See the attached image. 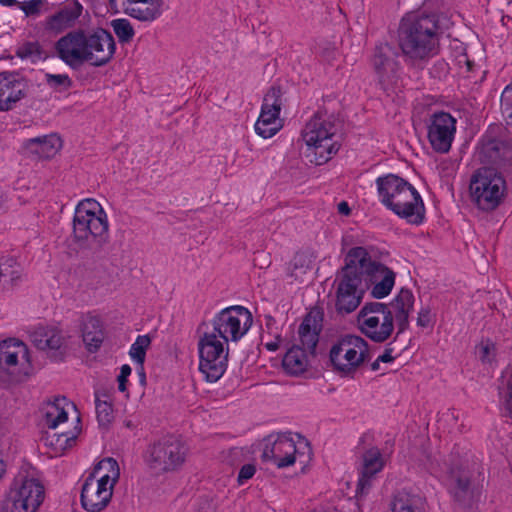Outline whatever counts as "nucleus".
I'll use <instances>...</instances> for the list:
<instances>
[{"label": "nucleus", "instance_id": "obj_31", "mask_svg": "<svg viewBox=\"0 0 512 512\" xmlns=\"http://www.w3.org/2000/svg\"><path fill=\"white\" fill-rule=\"evenodd\" d=\"M23 271L20 265L11 257L0 259V291L8 292L20 284Z\"/></svg>", "mask_w": 512, "mask_h": 512}, {"label": "nucleus", "instance_id": "obj_32", "mask_svg": "<svg viewBox=\"0 0 512 512\" xmlns=\"http://www.w3.org/2000/svg\"><path fill=\"white\" fill-rule=\"evenodd\" d=\"M87 477L114 488L120 478V468L115 459L107 457L99 461Z\"/></svg>", "mask_w": 512, "mask_h": 512}, {"label": "nucleus", "instance_id": "obj_57", "mask_svg": "<svg viewBox=\"0 0 512 512\" xmlns=\"http://www.w3.org/2000/svg\"><path fill=\"white\" fill-rule=\"evenodd\" d=\"M15 3H16L15 0H0V4H2L4 6H11Z\"/></svg>", "mask_w": 512, "mask_h": 512}, {"label": "nucleus", "instance_id": "obj_40", "mask_svg": "<svg viewBox=\"0 0 512 512\" xmlns=\"http://www.w3.org/2000/svg\"><path fill=\"white\" fill-rule=\"evenodd\" d=\"M16 55L21 59H28L32 62H36L43 58V50L39 42L27 41L18 46Z\"/></svg>", "mask_w": 512, "mask_h": 512}, {"label": "nucleus", "instance_id": "obj_34", "mask_svg": "<svg viewBox=\"0 0 512 512\" xmlns=\"http://www.w3.org/2000/svg\"><path fill=\"white\" fill-rule=\"evenodd\" d=\"M311 355L310 352L295 344L286 352L282 362L283 368L291 375H300L307 370Z\"/></svg>", "mask_w": 512, "mask_h": 512}, {"label": "nucleus", "instance_id": "obj_49", "mask_svg": "<svg viewBox=\"0 0 512 512\" xmlns=\"http://www.w3.org/2000/svg\"><path fill=\"white\" fill-rule=\"evenodd\" d=\"M393 350L385 349L382 354H380L376 360L371 364L372 370L376 371L380 368V363H391L394 360Z\"/></svg>", "mask_w": 512, "mask_h": 512}, {"label": "nucleus", "instance_id": "obj_21", "mask_svg": "<svg viewBox=\"0 0 512 512\" xmlns=\"http://www.w3.org/2000/svg\"><path fill=\"white\" fill-rule=\"evenodd\" d=\"M456 119L449 113H434L428 124V140L432 148L440 153L450 150L455 133Z\"/></svg>", "mask_w": 512, "mask_h": 512}, {"label": "nucleus", "instance_id": "obj_8", "mask_svg": "<svg viewBox=\"0 0 512 512\" xmlns=\"http://www.w3.org/2000/svg\"><path fill=\"white\" fill-rule=\"evenodd\" d=\"M364 257V247H355L346 255V263L338 275L336 290V310L342 314H348L358 308L361 303L365 285L356 264H360Z\"/></svg>", "mask_w": 512, "mask_h": 512}, {"label": "nucleus", "instance_id": "obj_19", "mask_svg": "<svg viewBox=\"0 0 512 512\" xmlns=\"http://www.w3.org/2000/svg\"><path fill=\"white\" fill-rule=\"evenodd\" d=\"M371 61L378 84L383 90H390L397 82L399 64L396 50L387 43L380 44L375 48Z\"/></svg>", "mask_w": 512, "mask_h": 512}, {"label": "nucleus", "instance_id": "obj_18", "mask_svg": "<svg viewBox=\"0 0 512 512\" xmlns=\"http://www.w3.org/2000/svg\"><path fill=\"white\" fill-rule=\"evenodd\" d=\"M286 102L285 91L271 87L265 94L261 113L255 123V132L264 139L271 138L282 128L280 111Z\"/></svg>", "mask_w": 512, "mask_h": 512}, {"label": "nucleus", "instance_id": "obj_33", "mask_svg": "<svg viewBox=\"0 0 512 512\" xmlns=\"http://www.w3.org/2000/svg\"><path fill=\"white\" fill-rule=\"evenodd\" d=\"M25 147L40 158L48 159L54 157L60 151L62 141L59 136L52 134L29 139L26 141Z\"/></svg>", "mask_w": 512, "mask_h": 512}, {"label": "nucleus", "instance_id": "obj_30", "mask_svg": "<svg viewBox=\"0 0 512 512\" xmlns=\"http://www.w3.org/2000/svg\"><path fill=\"white\" fill-rule=\"evenodd\" d=\"M83 342L89 351H96L103 342L104 334L98 316L87 314L81 320Z\"/></svg>", "mask_w": 512, "mask_h": 512}, {"label": "nucleus", "instance_id": "obj_5", "mask_svg": "<svg viewBox=\"0 0 512 512\" xmlns=\"http://www.w3.org/2000/svg\"><path fill=\"white\" fill-rule=\"evenodd\" d=\"M336 130L334 116L327 112L315 114L306 123L302 139L306 145V157L311 163L325 164L339 151Z\"/></svg>", "mask_w": 512, "mask_h": 512}, {"label": "nucleus", "instance_id": "obj_42", "mask_svg": "<svg viewBox=\"0 0 512 512\" xmlns=\"http://www.w3.org/2000/svg\"><path fill=\"white\" fill-rule=\"evenodd\" d=\"M476 354L482 364L491 367L496 364L497 348L492 341H482L476 347Z\"/></svg>", "mask_w": 512, "mask_h": 512}, {"label": "nucleus", "instance_id": "obj_14", "mask_svg": "<svg viewBox=\"0 0 512 512\" xmlns=\"http://www.w3.org/2000/svg\"><path fill=\"white\" fill-rule=\"evenodd\" d=\"M357 327L362 334L376 343L388 340L394 329V321L386 304L366 303L358 313Z\"/></svg>", "mask_w": 512, "mask_h": 512}, {"label": "nucleus", "instance_id": "obj_23", "mask_svg": "<svg viewBox=\"0 0 512 512\" xmlns=\"http://www.w3.org/2000/svg\"><path fill=\"white\" fill-rule=\"evenodd\" d=\"M113 488L86 477L81 490V504L88 512H100L110 502Z\"/></svg>", "mask_w": 512, "mask_h": 512}, {"label": "nucleus", "instance_id": "obj_56", "mask_svg": "<svg viewBox=\"0 0 512 512\" xmlns=\"http://www.w3.org/2000/svg\"><path fill=\"white\" fill-rule=\"evenodd\" d=\"M6 471L5 464L2 459H0V479L3 477L4 473Z\"/></svg>", "mask_w": 512, "mask_h": 512}, {"label": "nucleus", "instance_id": "obj_53", "mask_svg": "<svg viewBox=\"0 0 512 512\" xmlns=\"http://www.w3.org/2000/svg\"><path fill=\"white\" fill-rule=\"evenodd\" d=\"M131 367L127 364L123 365L120 370V378H128L131 374Z\"/></svg>", "mask_w": 512, "mask_h": 512}, {"label": "nucleus", "instance_id": "obj_26", "mask_svg": "<svg viewBox=\"0 0 512 512\" xmlns=\"http://www.w3.org/2000/svg\"><path fill=\"white\" fill-rule=\"evenodd\" d=\"M414 306V296L408 289H401L396 297L386 305L392 319L396 321L398 333H402L409 326V314Z\"/></svg>", "mask_w": 512, "mask_h": 512}, {"label": "nucleus", "instance_id": "obj_47", "mask_svg": "<svg viewBox=\"0 0 512 512\" xmlns=\"http://www.w3.org/2000/svg\"><path fill=\"white\" fill-rule=\"evenodd\" d=\"M44 2H45V0H29V1H24L22 3H19V5H20V9L27 16H34V15H38L40 13V8Z\"/></svg>", "mask_w": 512, "mask_h": 512}, {"label": "nucleus", "instance_id": "obj_44", "mask_svg": "<svg viewBox=\"0 0 512 512\" xmlns=\"http://www.w3.org/2000/svg\"><path fill=\"white\" fill-rule=\"evenodd\" d=\"M311 266V260L305 253H297L290 263L291 276L299 278L305 274Z\"/></svg>", "mask_w": 512, "mask_h": 512}, {"label": "nucleus", "instance_id": "obj_36", "mask_svg": "<svg viewBox=\"0 0 512 512\" xmlns=\"http://www.w3.org/2000/svg\"><path fill=\"white\" fill-rule=\"evenodd\" d=\"M425 500L418 494L399 491L392 501V512H424Z\"/></svg>", "mask_w": 512, "mask_h": 512}, {"label": "nucleus", "instance_id": "obj_13", "mask_svg": "<svg viewBox=\"0 0 512 512\" xmlns=\"http://www.w3.org/2000/svg\"><path fill=\"white\" fill-rule=\"evenodd\" d=\"M31 371L28 347L19 340L0 342V381L19 382Z\"/></svg>", "mask_w": 512, "mask_h": 512}, {"label": "nucleus", "instance_id": "obj_46", "mask_svg": "<svg viewBox=\"0 0 512 512\" xmlns=\"http://www.w3.org/2000/svg\"><path fill=\"white\" fill-rule=\"evenodd\" d=\"M501 111L507 123L512 125V83L501 94Z\"/></svg>", "mask_w": 512, "mask_h": 512}, {"label": "nucleus", "instance_id": "obj_20", "mask_svg": "<svg viewBox=\"0 0 512 512\" xmlns=\"http://www.w3.org/2000/svg\"><path fill=\"white\" fill-rule=\"evenodd\" d=\"M115 53V41L106 30L98 28L85 32L86 63L100 67L107 64Z\"/></svg>", "mask_w": 512, "mask_h": 512}, {"label": "nucleus", "instance_id": "obj_1", "mask_svg": "<svg viewBox=\"0 0 512 512\" xmlns=\"http://www.w3.org/2000/svg\"><path fill=\"white\" fill-rule=\"evenodd\" d=\"M444 28L434 13L418 11L407 14L401 21L398 39L405 60L415 65L436 55Z\"/></svg>", "mask_w": 512, "mask_h": 512}, {"label": "nucleus", "instance_id": "obj_52", "mask_svg": "<svg viewBox=\"0 0 512 512\" xmlns=\"http://www.w3.org/2000/svg\"><path fill=\"white\" fill-rule=\"evenodd\" d=\"M338 212L343 215H349L350 214V208L347 202L342 201L338 204Z\"/></svg>", "mask_w": 512, "mask_h": 512}, {"label": "nucleus", "instance_id": "obj_28", "mask_svg": "<svg viewBox=\"0 0 512 512\" xmlns=\"http://www.w3.org/2000/svg\"><path fill=\"white\" fill-rule=\"evenodd\" d=\"M82 13V5L79 2H73L65 5L56 14L48 17L44 27L46 30L60 33L71 28Z\"/></svg>", "mask_w": 512, "mask_h": 512}, {"label": "nucleus", "instance_id": "obj_16", "mask_svg": "<svg viewBox=\"0 0 512 512\" xmlns=\"http://www.w3.org/2000/svg\"><path fill=\"white\" fill-rule=\"evenodd\" d=\"M253 323L250 311L243 306H230L215 315L208 330L225 341L238 342L247 334Z\"/></svg>", "mask_w": 512, "mask_h": 512}, {"label": "nucleus", "instance_id": "obj_6", "mask_svg": "<svg viewBox=\"0 0 512 512\" xmlns=\"http://www.w3.org/2000/svg\"><path fill=\"white\" fill-rule=\"evenodd\" d=\"M73 408V404L68 402L64 397L56 398L53 402H49L44 407L43 423L47 428L43 441L49 449L51 457H58L71 449L80 433L79 427L67 432L57 431L58 427L65 423L68 419V409Z\"/></svg>", "mask_w": 512, "mask_h": 512}, {"label": "nucleus", "instance_id": "obj_43", "mask_svg": "<svg viewBox=\"0 0 512 512\" xmlns=\"http://www.w3.org/2000/svg\"><path fill=\"white\" fill-rule=\"evenodd\" d=\"M44 82L49 88L59 92L68 90L73 84L68 74L45 73Z\"/></svg>", "mask_w": 512, "mask_h": 512}, {"label": "nucleus", "instance_id": "obj_35", "mask_svg": "<svg viewBox=\"0 0 512 512\" xmlns=\"http://www.w3.org/2000/svg\"><path fill=\"white\" fill-rule=\"evenodd\" d=\"M318 333V324L315 317L310 313L304 318L298 329L299 342L301 344L300 347L303 350L310 352V354H313L318 343Z\"/></svg>", "mask_w": 512, "mask_h": 512}, {"label": "nucleus", "instance_id": "obj_25", "mask_svg": "<svg viewBox=\"0 0 512 512\" xmlns=\"http://www.w3.org/2000/svg\"><path fill=\"white\" fill-rule=\"evenodd\" d=\"M383 467L384 459L378 448L372 447L363 454L360 477L357 483V495H364L368 492L374 477Z\"/></svg>", "mask_w": 512, "mask_h": 512}, {"label": "nucleus", "instance_id": "obj_29", "mask_svg": "<svg viewBox=\"0 0 512 512\" xmlns=\"http://www.w3.org/2000/svg\"><path fill=\"white\" fill-rule=\"evenodd\" d=\"M35 346L44 351L60 350L65 344V336L56 327H37L32 335Z\"/></svg>", "mask_w": 512, "mask_h": 512}, {"label": "nucleus", "instance_id": "obj_41", "mask_svg": "<svg viewBox=\"0 0 512 512\" xmlns=\"http://www.w3.org/2000/svg\"><path fill=\"white\" fill-rule=\"evenodd\" d=\"M110 26L121 43L130 42L135 35L134 28L132 27L130 21L125 18L112 20L110 22Z\"/></svg>", "mask_w": 512, "mask_h": 512}, {"label": "nucleus", "instance_id": "obj_45", "mask_svg": "<svg viewBox=\"0 0 512 512\" xmlns=\"http://www.w3.org/2000/svg\"><path fill=\"white\" fill-rule=\"evenodd\" d=\"M95 403L96 414L99 423L101 425L110 423L113 418V409L111 403L107 399L102 400L97 394Z\"/></svg>", "mask_w": 512, "mask_h": 512}, {"label": "nucleus", "instance_id": "obj_12", "mask_svg": "<svg viewBox=\"0 0 512 512\" xmlns=\"http://www.w3.org/2000/svg\"><path fill=\"white\" fill-rule=\"evenodd\" d=\"M368 359L369 345L358 335L342 336L330 349L331 363L343 375L354 374Z\"/></svg>", "mask_w": 512, "mask_h": 512}, {"label": "nucleus", "instance_id": "obj_4", "mask_svg": "<svg viewBox=\"0 0 512 512\" xmlns=\"http://www.w3.org/2000/svg\"><path fill=\"white\" fill-rule=\"evenodd\" d=\"M427 468L437 477H446L450 494L458 502H466L473 497L472 477L476 464L459 457H443L440 453L427 456Z\"/></svg>", "mask_w": 512, "mask_h": 512}, {"label": "nucleus", "instance_id": "obj_50", "mask_svg": "<svg viewBox=\"0 0 512 512\" xmlns=\"http://www.w3.org/2000/svg\"><path fill=\"white\" fill-rule=\"evenodd\" d=\"M431 311L429 308H422L417 317V324L420 327L426 328L431 324Z\"/></svg>", "mask_w": 512, "mask_h": 512}, {"label": "nucleus", "instance_id": "obj_15", "mask_svg": "<svg viewBox=\"0 0 512 512\" xmlns=\"http://www.w3.org/2000/svg\"><path fill=\"white\" fill-rule=\"evenodd\" d=\"M187 452L186 445L180 439L169 436L149 447L146 462L158 473L171 472L183 465Z\"/></svg>", "mask_w": 512, "mask_h": 512}, {"label": "nucleus", "instance_id": "obj_9", "mask_svg": "<svg viewBox=\"0 0 512 512\" xmlns=\"http://www.w3.org/2000/svg\"><path fill=\"white\" fill-rule=\"evenodd\" d=\"M469 195L477 209L490 212L501 205L507 195V182L495 168L477 169L470 178Z\"/></svg>", "mask_w": 512, "mask_h": 512}, {"label": "nucleus", "instance_id": "obj_3", "mask_svg": "<svg viewBox=\"0 0 512 512\" xmlns=\"http://www.w3.org/2000/svg\"><path fill=\"white\" fill-rule=\"evenodd\" d=\"M72 238L81 249L97 251L109 240V222L103 207L94 199L78 203L73 217Z\"/></svg>", "mask_w": 512, "mask_h": 512}, {"label": "nucleus", "instance_id": "obj_39", "mask_svg": "<svg viewBox=\"0 0 512 512\" xmlns=\"http://www.w3.org/2000/svg\"><path fill=\"white\" fill-rule=\"evenodd\" d=\"M151 338L148 335H139L131 345L129 355L140 366L145 361L146 351L150 347Z\"/></svg>", "mask_w": 512, "mask_h": 512}, {"label": "nucleus", "instance_id": "obj_22", "mask_svg": "<svg viewBox=\"0 0 512 512\" xmlns=\"http://www.w3.org/2000/svg\"><path fill=\"white\" fill-rule=\"evenodd\" d=\"M57 56L70 68L77 69L86 63L85 31L77 30L62 36L55 44Z\"/></svg>", "mask_w": 512, "mask_h": 512}, {"label": "nucleus", "instance_id": "obj_7", "mask_svg": "<svg viewBox=\"0 0 512 512\" xmlns=\"http://www.w3.org/2000/svg\"><path fill=\"white\" fill-rule=\"evenodd\" d=\"M44 500V486L27 471L19 472L0 499V512H36Z\"/></svg>", "mask_w": 512, "mask_h": 512}, {"label": "nucleus", "instance_id": "obj_54", "mask_svg": "<svg viewBox=\"0 0 512 512\" xmlns=\"http://www.w3.org/2000/svg\"><path fill=\"white\" fill-rule=\"evenodd\" d=\"M280 339L265 344L269 351H276L279 348Z\"/></svg>", "mask_w": 512, "mask_h": 512}, {"label": "nucleus", "instance_id": "obj_38", "mask_svg": "<svg viewBox=\"0 0 512 512\" xmlns=\"http://www.w3.org/2000/svg\"><path fill=\"white\" fill-rule=\"evenodd\" d=\"M498 394L506 412L512 417V366L506 367L499 378Z\"/></svg>", "mask_w": 512, "mask_h": 512}, {"label": "nucleus", "instance_id": "obj_27", "mask_svg": "<svg viewBox=\"0 0 512 512\" xmlns=\"http://www.w3.org/2000/svg\"><path fill=\"white\" fill-rule=\"evenodd\" d=\"M161 0H124L125 14L142 22H152L161 15Z\"/></svg>", "mask_w": 512, "mask_h": 512}, {"label": "nucleus", "instance_id": "obj_48", "mask_svg": "<svg viewBox=\"0 0 512 512\" xmlns=\"http://www.w3.org/2000/svg\"><path fill=\"white\" fill-rule=\"evenodd\" d=\"M255 472H256V467L254 464L248 463V464L243 465L238 474V478H237L238 484L243 485L246 481H248L255 475Z\"/></svg>", "mask_w": 512, "mask_h": 512}, {"label": "nucleus", "instance_id": "obj_17", "mask_svg": "<svg viewBox=\"0 0 512 512\" xmlns=\"http://www.w3.org/2000/svg\"><path fill=\"white\" fill-rule=\"evenodd\" d=\"M363 258L360 264H356V269L362 276L365 289L370 288V294L375 299L386 297L395 284V273L373 260L366 248H364Z\"/></svg>", "mask_w": 512, "mask_h": 512}, {"label": "nucleus", "instance_id": "obj_58", "mask_svg": "<svg viewBox=\"0 0 512 512\" xmlns=\"http://www.w3.org/2000/svg\"><path fill=\"white\" fill-rule=\"evenodd\" d=\"M111 3H114L116 0H109Z\"/></svg>", "mask_w": 512, "mask_h": 512}, {"label": "nucleus", "instance_id": "obj_11", "mask_svg": "<svg viewBox=\"0 0 512 512\" xmlns=\"http://www.w3.org/2000/svg\"><path fill=\"white\" fill-rule=\"evenodd\" d=\"M199 371L208 382L219 380L227 369L228 342L210 330L199 337Z\"/></svg>", "mask_w": 512, "mask_h": 512}, {"label": "nucleus", "instance_id": "obj_51", "mask_svg": "<svg viewBox=\"0 0 512 512\" xmlns=\"http://www.w3.org/2000/svg\"><path fill=\"white\" fill-rule=\"evenodd\" d=\"M226 458L225 460L231 464V465H235L237 463H239L241 461V456H242V450L239 449V448H232L230 449L227 453H226Z\"/></svg>", "mask_w": 512, "mask_h": 512}, {"label": "nucleus", "instance_id": "obj_55", "mask_svg": "<svg viewBox=\"0 0 512 512\" xmlns=\"http://www.w3.org/2000/svg\"><path fill=\"white\" fill-rule=\"evenodd\" d=\"M117 381H118L119 391L126 392L127 391V387H126L127 378H120V376H118Z\"/></svg>", "mask_w": 512, "mask_h": 512}, {"label": "nucleus", "instance_id": "obj_10", "mask_svg": "<svg viewBox=\"0 0 512 512\" xmlns=\"http://www.w3.org/2000/svg\"><path fill=\"white\" fill-rule=\"evenodd\" d=\"M308 442L301 436L293 437L290 433L271 434L264 439L262 459L279 469L290 467L309 456Z\"/></svg>", "mask_w": 512, "mask_h": 512}, {"label": "nucleus", "instance_id": "obj_37", "mask_svg": "<svg viewBox=\"0 0 512 512\" xmlns=\"http://www.w3.org/2000/svg\"><path fill=\"white\" fill-rule=\"evenodd\" d=\"M488 158L499 164H512V145L497 140H491L483 145Z\"/></svg>", "mask_w": 512, "mask_h": 512}, {"label": "nucleus", "instance_id": "obj_24", "mask_svg": "<svg viewBox=\"0 0 512 512\" xmlns=\"http://www.w3.org/2000/svg\"><path fill=\"white\" fill-rule=\"evenodd\" d=\"M26 95V84L17 75L0 73V111L12 109Z\"/></svg>", "mask_w": 512, "mask_h": 512}, {"label": "nucleus", "instance_id": "obj_2", "mask_svg": "<svg viewBox=\"0 0 512 512\" xmlns=\"http://www.w3.org/2000/svg\"><path fill=\"white\" fill-rule=\"evenodd\" d=\"M380 202L410 224L419 225L425 216V207L419 192L406 180L388 174L376 180Z\"/></svg>", "mask_w": 512, "mask_h": 512}]
</instances>
